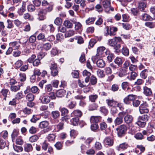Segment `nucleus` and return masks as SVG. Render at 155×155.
I'll use <instances>...</instances> for the list:
<instances>
[{
	"label": "nucleus",
	"instance_id": "45",
	"mask_svg": "<svg viewBox=\"0 0 155 155\" xmlns=\"http://www.w3.org/2000/svg\"><path fill=\"white\" fill-rule=\"evenodd\" d=\"M59 110L61 113L62 116H64L68 114V110L64 107L60 108Z\"/></svg>",
	"mask_w": 155,
	"mask_h": 155
},
{
	"label": "nucleus",
	"instance_id": "36",
	"mask_svg": "<svg viewBox=\"0 0 155 155\" xmlns=\"http://www.w3.org/2000/svg\"><path fill=\"white\" fill-rule=\"evenodd\" d=\"M82 25L80 22H75V28L76 30L81 31L82 30Z\"/></svg>",
	"mask_w": 155,
	"mask_h": 155
},
{
	"label": "nucleus",
	"instance_id": "56",
	"mask_svg": "<svg viewBox=\"0 0 155 155\" xmlns=\"http://www.w3.org/2000/svg\"><path fill=\"white\" fill-rule=\"evenodd\" d=\"M62 20L59 18H57L54 21V23L56 25H60L62 23Z\"/></svg>",
	"mask_w": 155,
	"mask_h": 155
},
{
	"label": "nucleus",
	"instance_id": "64",
	"mask_svg": "<svg viewBox=\"0 0 155 155\" xmlns=\"http://www.w3.org/2000/svg\"><path fill=\"white\" fill-rule=\"evenodd\" d=\"M150 12L154 15L153 19L155 20V6L151 7L150 8Z\"/></svg>",
	"mask_w": 155,
	"mask_h": 155
},
{
	"label": "nucleus",
	"instance_id": "26",
	"mask_svg": "<svg viewBox=\"0 0 155 155\" xmlns=\"http://www.w3.org/2000/svg\"><path fill=\"white\" fill-rule=\"evenodd\" d=\"M117 30V27H111L110 29V35L112 36L115 35Z\"/></svg>",
	"mask_w": 155,
	"mask_h": 155
},
{
	"label": "nucleus",
	"instance_id": "31",
	"mask_svg": "<svg viewBox=\"0 0 155 155\" xmlns=\"http://www.w3.org/2000/svg\"><path fill=\"white\" fill-rule=\"evenodd\" d=\"M48 108V107L45 105H43L41 106L40 108V109L41 111H45L46 114V116H47L49 114L50 112L47 110Z\"/></svg>",
	"mask_w": 155,
	"mask_h": 155
},
{
	"label": "nucleus",
	"instance_id": "58",
	"mask_svg": "<svg viewBox=\"0 0 155 155\" xmlns=\"http://www.w3.org/2000/svg\"><path fill=\"white\" fill-rule=\"evenodd\" d=\"M8 90L6 89H3L2 90L1 93L2 94L4 97L3 99L5 100H6V97L8 92Z\"/></svg>",
	"mask_w": 155,
	"mask_h": 155
},
{
	"label": "nucleus",
	"instance_id": "18",
	"mask_svg": "<svg viewBox=\"0 0 155 155\" xmlns=\"http://www.w3.org/2000/svg\"><path fill=\"white\" fill-rule=\"evenodd\" d=\"M106 101L108 106L109 107H113L114 106V105L116 104L117 103V101H114L113 99H107Z\"/></svg>",
	"mask_w": 155,
	"mask_h": 155
},
{
	"label": "nucleus",
	"instance_id": "39",
	"mask_svg": "<svg viewBox=\"0 0 155 155\" xmlns=\"http://www.w3.org/2000/svg\"><path fill=\"white\" fill-rule=\"evenodd\" d=\"M137 74L135 72H131L130 73V76H128L127 78L130 80H134L137 76Z\"/></svg>",
	"mask_w": 155,
	"mask_h": 155
},
{
	"label": "nucleus",
	"instance_id": "30",
	"mask_svg": "<svg viewBox=\"0 0 155 155\" xmlns=\"http://www.w3.org/2000/svg\"><path fill=\"white\" fill-rule=\"evenodd\" d=\"M64 124L63 123H60L57 125L55 126L54 130L55 131H59L60 130L63 128Z\"/></svg>",
	"mask_w": 155,
	"mask_h": 155
},
{
	"label": "nucleus",
	"instance_id": "33",
	"mask_svg": "<svg viewBox=\"0 0 155 155\" xmlns=\"http://www.w3.org/2000/svg\"><path fill=\"white\" fill-rule=\"evenodd\" d=\"M52 116L54 119H57L60 117V114L58 110L53 111L51 112Z\"/></svg>",
	"mask_w": 155,
	"mask_h": 155
},
{
	"label": "nucleus",
	"instance_id": "42",
	"mask_svg": "<svg viewBox=\"0 0 155 155\" xmlns=\"http://www.w3.org/2000/svg\"><path fill=\"white\" fill-rule=\"evenodd\" d=\"M64 25L67 28H71L73 26L72 23L68 20H66L64 22Z\"/></svg>",
	"mask_w": 155,
	"mask_h": 155
},
{
	"label": "nucleus",
	"instance_id": "1",
	"mask_svg": "<svg viewBox=\"0 0 155 155\" xmlns=\"http://www.w3.org/2000/svg\"><path fill=\"white\" fill-rule=\"evenodd\" d=\"M122 40L120 37H115L114 38L110 39L108 41V44L111 46L114 47L115 49L117 50L121 47V45L118 44L121 42L122 43Z\"/></svg>",
	"mask_w": 155,
	"mask_h": 155
},
{
	"label": "nucleus",
	"instance_id": "47",
	"mask_svg": "<svg viewBox=\"0 0 155 155\" xmlns=\"http://www.w3.org/2000/svg\"><path fill=\"white\" fill-rule=\"evenodd\" d=\"M104 71L105 73L107 75L110 74L112 73V70L109 67H105L104 69Z\"/></svg>",
	"mask_w": 155,
	"mask_h": 155
},
{
	"label": "nucleus",
	"instance_id": "24",
	"mask_svg": "<svg viewBox=\"0 0 155 155\" xmlns=\"http://www.w3.org/2000/svg\"><path fill=\"white\" fill-rule=\"evenodd\" d=\"M143 93L146 96L150 95L152 94L151 89L146 86L143 87Z\"/></svg>",
	"mask_w": 155,
	"mask_h": 155
},
{
	"label": "nucleus",
	"instance_id": "52",
	"mask_svg": "<svg viewBox=\"0 0 155 155\" xmlns=\"http://www.w3.org/2000/svg\"><path fill=\"white\" fill-rule=\"evenodd\" d=\"M136 124L141 127H143L146 125V122L144 121H142L141 120H138V121L136 123Z\"/></svg>",
	"mask_w": 155,
	"mask_h": 155
},
{
	"label": "nucleus",
	"instance_id": "62",
	"mask_svg": "<svg viewBox=\"0 0 155 155\" xmlns=\"http://www.w3.org/2000/svg\"><path fill=\"white\" fill-rule=\"evenodd\" d=\"M37 38L38 40H42L43 41H46V38H45V35L42 33H40L37 36Z\"/></svg>",
	"mask_w": 155,
	"mask_h": 155
},
{
	"label": "nucleus",
	"instance_id": "25",
	"mask_svg": "<svg viewBox=\"0 0 155 155\" xmlns=\"http://www.w3.org/2000/svg\"><path fill=\"white\" fill-rule=\"evenodd\" d=\"M149 117L147 114H144L138 117V120H140L146 122L148 120Z\"/></svg>",
	"mask_w": 155,
	"mask_h": 155
},
{
	"label": "nucleus",
	"instance_id": "12",
	"mask_svg": "<svg viewBox=\"0 0 155 155\" xmlns=\"http://www.w3.org/2000/svg\"><path fill=\"white\" fill-rule=\"evenodd\" d=\"M124 122L127 124H130L132 122L133 118L132 116L127 114L125 116L124 118Z\"/></svg>",
	"mask_w": 155,
	"mask_h": 155
},
{
	"label": "nucleus",
	"instance_id": "34",
	"mask_svg": "<svg viewBox=\"0 0 155 155\" xmlns=\"http://www.w3.org/2000/svg\"><path fill=\"white\" fill-rule=\"evenodd\" d=\"M98 107L97 104L94 103L90 104L89 107V110H96Z\"/></svg>",
	"mask_w": 155,
	"mask_h": 155
},
{
	"label": "nucleus",
	"instance_id": "50",
	"mask_svg": "<svg viewBox=\"0 0 155 155\" xmlns=\"http://www.w3.org/2000/svg\"><path fill=\"white\" fill-rule=\"evenodd\" d=\"M39 90L38 88L36 86L32 87L31 89V91L34 93L38 94L39 93Z\"/></svg>",
	"mask_w": 155,
	"mask_h": 155
},
{
	"label": "nucleus",
	"instance_id": "6",
	"mask_svg": "<svg viewBox=\"0 0 155 155\" xmlns=\"http://www.w3.org/2000/svg\"><path fill=\"white\" fill-rule=\"evenodd\" d=\"M148 107L146 103L140 105L139 107L140 113L141 114L144 113H148L149 111Z\"/></svg>",
	"mask_w": 155,
	"mask_h": 155
},
{
	"label": "nucleus",
	"instance_id": "60",
	"mask_svg": "<svg viewBox=\"0 0 155 155\" xmlns=\"http://www.w3.org/2000/svg\"><path fill=\"white\" fill-rule=\"evenodd\" d=\"M131 13L134 15H138L140 14L137 8H133L131 9Z\"/></svg>",
	"mask_w": 155,
	"mask_h": 155
},
{
	"label": "nucleus",
	"instance_id": "15",
	"mask_svg": "<svg viewBox=\"0 0 155 155\" xmlns=\"http://www.w3.org/2000/svg\"><path fill=\"white\" fill-rule=\"evenodd\" d=\"M104 144L106 145L109 146H112L113 144V140L111 138L107 137L104 139Z\"/></svg>",
	"mask_w": 155,
	"mask_h": 155
},
{
	"label": "nucleus",
	"instance_id": "17",
	"mask_svg": "<svg viewBox=\"0 0 155 155\" xmlns=\"http://www.w3.org/2000/svg\"><path fill=\"white\" fill-rule=\"evenodd\" d=\"M96 64L97 67L100 68H103L105 66V62L102 59H99L96 62Z\"/></svg>",
	"mask_w": 155,
	"mask_h": 155
},
{
	"label": "nucleus",
	"instance_id": "23",
	"mask_svg": "<svg viewBox=\"0 0 155 155\" xmlns=\"http://www.w3.org/2000/svg\"><path fill=\"white\" fill-rule=\"evenodd\" d=\"M21 85L19 84L16 85H13L10 87V90L12 92H16L19 90Z\"/></svg>",
	"mask_w": 155,
	"mask_h": 155
},
{
	"label": "nucleus",
	"instance_id": "61",
	"mask_svg": "<svg viewBox=\"0 0 155 155\" xmlns=\"http://www.w3.org/2000/svg\"><path fill=\"white\" fill-rule=\"evenodd\" d=\"M26 97L29 101H32L34 99V95L31 93H29L27 95Z\"/></svg>",
	"mask_w": 155,
	"mask_h": 155
},
{
	"label": "nucleus",
	"instance_id": "21",
	"mask_svg": "<svg viewBox=\"0 0 155 155\" xmlns=\"http://www.w3.org/2000/svg\"><path fill=\"white\" fill-rule=\"evenodd\" d=\"M66 94V91L64 90H59L56 92V95L57 97H61Z\"/></svg>",
	"mask_w": 155,
	"mask_h": 155
},
{
	"label": "nucleus",
	"instance_id": "22",
	"mask_svg": "<svg viewBox=\"0 0 155 155\" xmlns=\"http://www.w3.org/2000/svg\"><path fill=\"white\" fill-rule=\"evenodd\" d=\"M128 144L125 142L120 144L119 146L118 147H117L116 148L117 149L118 151H119L120 149L122 150L126 149L128 147Z\"/></svg>",
	"mask_w": 155,
	"mask_h": 155
},
{
	"label": "nucleus",
	"instance_id": "32",
	"mask_svg": "<svg viewBox=\"0 0 155 155\" xmlns=\"http://www.w3.org/2000/svg\"><path fill=\"white\" fill-rule=\"evenodd\" d=\"M114 62L118 66L121 65L123 62L122 58L119 57H117L114 59Z\"/></svg>",
	"mask_w": 155,
	"mask_h": 155
},
{
	"label": "nucleus",
	"instance_id": "28",
	"mask_svg": "<svg viewBox=\"0 0 155 155\" xmlns=\"http://www.w3.org/2000/svg\"><path fill=\"white\" fill-rule=\"evenodd\" d=\"M51 47V44L49 43H47L43 44L42 46V49L47 51L50 50Z\"/></svg>",
	"mask_w": 155,
	"mask_h": 155
},
{
	"label": "nucleus",
	"instance_id": "35",
	"mask_svg": "<svg viewBox=\"0 0 155 155\" xmlns=\"http://www.w3.org/2000/svg\"><path fill=\"white\" fill-rule=\"evenodd\" d=\"M148 71L145 69L142 71L140 74V77L144 79H146Z\"/></svg>",
	"mask_w": 155,
	"mask_h": 155
},
{
	"label": "nucleus",
	"instance_id": "3",
	"mask_svg": "<svg viewBox=\"0 0 155 155\" xmlns=\"http://www.w3.org/2000/svg\"><path fill=\"white\" fill-rule=\"evenodd\" d=\"M127 130V127L124 124L121 125L117 128L116 130L118 136L121 137L124 136L126 134Z\"/></svg>",
	"mask_w": 155,
	"mask_h": 155
},
{
	"label": "nucleus",
	"instance_id": "49",
	"mask_svg": "<svg viewBox=\"0 0 155 155\" xmlns=\"http://www.w3.org/2000/svg\"><path fill=\"white\" fill-rule=\"evenodd\" d=\"M114 123L116 125L121 124L123 122V119L119 117H117L114 121Z\"/></svg>",
	"mask_w": 155,
	"mask_h": 155
},
{
	"label": "nucleus",
	"instance_id": "41",
	"mask_svg": "<svg viewBox=\"0 0 155 155\" xmlns=\"http://www.w3.org/2000/svg\"><path fill=\"white\" fill-rule=\"evenodd\" d=\"M79 119L78 117H75L71 120V122L72 125L74 126H77L79 123Z\"/></svg>",
	"mask_w": 155,
	"mask_h": 155
},
{
	"label": "nucleus",
	"instance_id": "4",
	"mask_svg": "<svg viewBox=\"0 0 155 155\" xmlns=\"http://www.w3.org/2000/svg\"><path fill=\"white\" fill-rule=\"evenodd\" d=\"M105 48L103 46L99 47L97 48V53L96 55L94 56H92L91 58V59L93 62H95L98 57L101 55L102 52L105 50Z\"/></svg>",
	"mask_w": 155,
	"mask_h": 155
},
{
	"label": "nucleus",
	"instance_id": "54",
	"mask_svg": "<svg viewBox=\"0 0 155 155\" xmlns=\"http://www.w3.org/2000/svg\"><path fill=\"white\" fill-rule=\"evenodd\" d=\"M7 25L6 27L8 29H11L13 27L14 25L12 23V21L9 20H8L7 21Z\"/></svg>",
	"mask_w": 155,
	"mask_h": 155
},
{
	"label": "nucleus",
	"instance_id": "16",
	"mask_svg": "<svg viewBox=\"0 0 155 155\" xmlns=\"http://www.w3.org/2000/svg\"><path fill=\"white\" fill-rule=\"evenodd\" d=\"M105 54L107 56V58L109 62H111L114 58V55L109 51L105 52Z\"/></svg>",
	"mask_w": 155,
	"mask_h": 155
},
{
	"label": "nucleus",
	"instance_id": "5",
	"mask_svg": "<svg viewBox=\"0 0 155 155\" xmlns=\"http://www.w3.org/2000/svg\"><path fill=\"white\" fill-rule=\"evenodd\" d=\"M136 95L133 94H130L125 97L124 99V103L127 104L130 103L131 101H134L136 98Z\"/></svg>",
	"mask_w": 155,
	"mask_h": 155
},
{
	"label": "nucleus",
	"instance_id": "63",
	"mask_svg": "<svg viewBox=\"0 0 155 155\" xmlns=\"http://www.w3.org/2000/svg\"><path fill=\"white\" fill-rule=\"evenodd\" d=\"M145 25L150 28H153L155 26V23L153 22H147L145 23Z\"/></svg>",
	"mask_w": 155,
	"mask_h": 155
},
{
	"label": "nucleus",
	"instance_id": "46",
	"mask_svg": "<svg viewBox=\"0 0 155 155\" xmlns=\"http://www.w3.org/2000/svg\"><path fill=\"white\" fill-rule=\"evenodd\" d=\"M39 139V137L35 135L29 138V140L31 142H34L36 141Z\"/></svg>",
	"mask_w": 155,
	"mask_h": 155
},
{
	"label": "nucleus",
	"instance_id": "55",
	"mask_svg": "<svg viewBox=\"0 0 155 155\" xmlns=\"http://www.w3.org/2000/svg\"><path fill=\"white\" fill-rule=\"evenodd\" d=\"M97 79L96 77L92 75L91 76L90 79V83L92 85H94L97 82Z\"/></svg>",
	"mask_w": 155,
	"mask_h": 155
},
{
	"label": "nucleus",
	"instance_id": "40",
	"mask_svg": "<svg viewBox=\"0 0 155 155\" xmlns=\"http://www.w3.org/2000/svg\"><path fill=\"white\" fill-rule=\"evenodd\" d=\"M25 4H23L22 7L18 10V13L19 15H23V13L25 11Z\"/></svg>",
	"mask_w": 155,
	"mask_h": 155
},
{
	"label": "nucleus",
	"instance_id": "7",
	"mask_svg": "<svg viewBox=\"0 0 155 155\" xmlns=\"http://www.w3.org/2000/svg\"><path fill=\"white\" fill-rule=\"evenodd\" d=\"M9 45L13 49H18L20 47V43L19 41H13L10 43Z\"/></svg>",
	"mask_w": 155,
	"mask_h": 155
},
{
	"label": "nucleus",
	"instance_id": "37",
	"mask_svg": "<svg viewBox=\"0 0 155 155\" xmlns=\"http://www.w3.org/2000/svg\"><path fill=\"white\" fill-rule=\"evenodd\" d=\"M89 100L92 102H94L98 98V95L97 94H91L89 96Z\"/></svg>",
	"mask_w": 155,
	"mask_h": 155
},
{
	"label": "nucleus",
	"instance_id": "48",
	"mask_svg": "<svg viewBox=\"0 0 155 155\" xmlns=\"http://www.w3.org/2000/svg\"><path fill=\"white\" fill-rule=\"evenodd\" d=\"M74 31L72 30H69L66 32L65 34V36L66 37H69L74 35Z\"/></svg>",
	"mask_w": 155,
	"mask_h": 155
},
{
	"label": "nucleus",
	"instance_id": "57",
	"mask_svg": "<svg viewBox=\"0 0 155 155\" xmlns=\"http://www.w3.org/2000/svg\"><path fill=\"white\" fill-rule=\"evenodd\" d=\"M51 54L53 56L57 55L58 53V51L56 47L53 48L51 52Z\"/></svg>",
	"mask_w": 155,
	"mask_h": 155
},
{
	"label": "nucleus",
	"instance_id": "13",
	"mask_svg": "<svg viewBox=\"0 0 155 155\" xmlns=\"http://www.w3.org/2000/svg\"><path fill=\"white\" fill-rule=\"evenodd\" d=\"M101 120V117L99 116H91L90 118V122L91 123H97L100 121Z\"/></svg>",
	"mask_w": 155,
	"mask_h": 155
},
{
	"label": "nucleus",
	"instance_id": "20",
	"mask_svg": "<svg viewBox=\"0 0 155 155\" xmlns=\"http://www.w3.org/2000/svg\"><path fill=\"white\" fill-rule=\"evenodd\" d=\"M82 115L81 111L78 110H75L71 114V117L75 116L76 117H81Z\"/></svg>",
	"mask_w": 155,
	"mask_h": 155
},
{
	"label": "nucleus",
	"instance_id": "53",
	"mask_svg": "<svg viewBox=\"0 0 155 155\" xmlns=\"http://www.w3.org/2000/svg\"><path fill=\"white\" fill-rule=\"evenodd\" d=\"M100 128L101 130H105L107 127V124L105 122H102L100 124Z\"/></svg>",
	"mask_w": 155,
	"mask_h": 155
},
{
	"label": "nucleus",
	"instance_id": "14",
	"mask_svg": "<svg viewBox=\"0 0 155 155\" xmlns=\"http://www.w3.org/2000/svg\"><path fill=\"white\" fill-rule=\"evenodd\" d=\"M120 44L121 45H122L123 48L121 51V52L122 54L125 56L128 55L129 54L128 49L127 48L126 45L123 42H122V43H121Z\"/></svg>",
	"mask_w": 155,
	"mask_h": 155
},
{
	"label": "nucleus",
	"instance_id": "2",
	"mask_svg": "<svg viewBox=\"0 0 155 155\" xmlns=\"http://www.w3.org/2000/svg\"><path fill=\"white\" fill-rule=\"evenodd\" d=\"M100 3L105 8L106 12H108L110 10L111 11L114 10V8L110 7V0H101Z\"/></svg>",
	"mask_w": 155,
	"mask_h": 155
},
{
	"label": "nucleus",
	"instance_id": "9",
	"mask_svg": "<svg viewBox=\"0 0 155 155\" xmlns=\"http://www.w3.org/2000/svg\"><path fill=\"white\" fill-rule=\"evenodd\" d=\"M138 8L141 11H143L146 7V3L143 1H138Z\"/></svg>",
	"mask_w": 155,
	"mask_h": 155
},
{
	"label": "nucleus",
	"instance_id": "51",
	"mask_svg": "<svg viewBox=\"0 0 155 155\" xmlns=\"http://www.w3.org/2000/svg\"><path fill=\"white\" fill-rule=\"evenodd\" d=\"M96 19L95 18L90 17L86 21V23L87 24H92Z\"/></svg>",
	"mask_w": 155,
	"mask_h": 155
},
{
	"label": "nucleus",
	"instance_id": "10",
	"mask_svg": "<svg viewBox=\"0 0 155 155\" xmlns=\"http://www.w3.org/2000/svg\"><path fill=\"white\" fill-rule=\"evenodd\" d=\"M83 75L86 77L85 79V82L87 83L89 81V78L91 75V73L90 72L87 71V70H85L83 72Z\"/></svg>",
	"mask_w": 155,
	"mask_h": 155
},
{
	"label": "nucleus",
	"instance_id": "27",
	"mask_svg": "<svg viewBox=\"0 0 155 155\" xmlns=\"http://www.w3.org/2000/svg\"><path fill=\"white\" fill-rule=\"evenodd\" d=\"M53 9L52 6L50 5L45 9H42L40 10L41 13H42L45 15L46 14L47 12H49L51 11Z\"/></svg>",
	"mask_w": 155,
	"mask_h": 155
},
{
	"label": "nucleus",
	"instance_id": "59",
	"mask_svg": "<svg viewBox=\"0 0 155 155\" xmlns=\"http://www.w3.org/2000/svg\"><path fill=\"white\" fill-rule=\"evenodd\" d=\"M56 136L53 134H49L48 137L47 139L49 141H52L54 140Z\"/></svg>",
	"mask_w": 155,
	"mask_h": 155
},
{
	"label": "nucleus",
	"instance_id": "38",
	"mask_svg": "<svg viewBox=\"0 0 155 155\" xmlns=\"http://www.w3.org/2000/svg\"><path fill=\"white\" fill-rule=\"evenodd\" d=\"M127 74V71L126 69L122 68L120 69V71L118 73V75L120 77H123Z\"/></svg>",
	"mask_w": 155,
	"mask_h": 155
},
{
	"label": "nucleus",
	"instance_id": "19",
	"mask_svg": "<svg viewBox=\"0 0 155 155\" xmlns=\"http://www.w3.org/2000/svg\"><path fill=\"white\" fill-rule=\"evenodd\" d=\"M41 102L43 104H48L50 101L49 97L48 95H45L40 98Z\"/></svg>",
	"mask_w": 155,
	"mask_h": 155
},
{
	"label": "nucleus",
	"instance_id": "44",
	"mask_svg": "<svg viewBox=\"0 0 155 155\" xmlns=\"http://www.w3.org/2000/svg\"><path fill=\"white\" fill-rule=\"evenodd\" d=\"M13 148L14 150L17 152H21L23 150V148L21 146L13 145Z\"/></svg>",
	"mask_w": 155,
	"mask_h": 155
},
{
	"label": "nucleus",
	"instance_id": "8",
	"mask_svg": "<svg viewBox=\"0 0 155 155\" xmlns=\"http://www.w3.org/2000/svg\"><path fill=\"white\" fill-rule=\"evenodd\" d=\"M49 125V123L47 121H43L39 123V126L41 129L47 128L46 132L49 130V128H48Z\"/></svg>",
	"mask_w": 155,
	"mask_h": 155
},
{
	"label": "nucleus",
	"instance_id": "43",
	"mask_svg": "<svg viewBox=\"0 0 155 155\" xmlns=\"http://www.w3.org/2000/svg\"><path fill=\"white\" fill-rule=\"evenodd\" d=\"M97 73L98 76L100 78H103L105 76L104 71L101 69H98L97 71Z\"/></svg>",
	"mask_w": 155,
	"mask_h": 155
},
{
	"label": "nucleus",
	"instance_id": "29",
	"mask_svg": "<svg viewBox=\"0 0 155 155\" xmlns=\"http://www.w3.org/2000/svg\"><path fill=\"white\" fill-rule=\"evenodd\" d=\"M142 19L144 21H151L153 18L149 15L145 13L142 15Z\"/></svg>",
	"mask_w": 155,
	"mask_h": 155
},
{
	"label": "nucleus",
	"instance_id": "11",
	"mask_svg": "<svg viewBox=\"0 0 155 155\" xmlns=\"http://www.w3.org/2000/svg\"><path fill=\"white\" fill-rule=\"evenodd\" d=\"M24 150L25 152H29L32 151L33 148L32 145L30 143L25 144L24 146Z\"/></svg>",
	"mask_w": 155,
	"mask_h": 155
}]
</instances>
